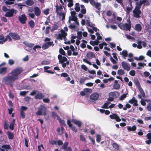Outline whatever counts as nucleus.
<instances>
[{
    "instance_id": "nucleus-18",
    "label": "nucleus",
    "mask_w": 151,
    "mask_h": 151,
    "mask_svg": "<svg viewBox=\"0 0 151 151\" xmlns=\"http://www.w3.org/2000/svg\"><path fill=\"white\" fill-rule=\"evenodd\" d=\"M1 40L0 41V44H2L4 42H6V41L8 40L10 42L12 40V39L10 36L9 35H6L4 39L3 40Z\"/></svg>"
},
{
    "instance_id": "nucleus-5",
    "label": "nucleus",
    "mask_w": 151,
    "mask_h": 151,
    "mask_svg": "<svg viewBox=\"0 0 151 151\" xmlns=\"http://www.w3.org/2000/svg\"><path fill=\"white\" fill-rule=\"evenodd\" d=\"M128 23H125L123 24L122 23L119 24L118 26L121 29L123 30L130 31L131 27L130 21L129 19L127 20Z\"/></svg>"
},
{
    "instance_id": "nucleus-63",
    "label": "nucleus",
    "mask_w": 151,
    "mask_h": 151,
    "mask_svg": "<svg viewBox=\"0 0 151 151\" xmlns=\"http://www.w3.org/2000/svg\"><path fill=\"white\" fill-rule=\"evenodd\" d=\"M59 52L62 55H65V52L64 50L62 48H60V49Z\"/></svg>"
},
{
    "instance_id": "nucleus-7",
    "label": "nucleus",
    "mask_w": 151,
    "mask_h": 151,
    "mask_svg": "<svg viewBox=\"0 0 151 151\" xmlns=\"http://www.w3.org/2000/svg\"><path fill=\"white\" fill-rule=\"evenodd\" d=\"M30 95L31 96L35 95V98L36 99H41L43 97L42 94L37 91H33L30 93Z\"/></svg>"
},
{
    "instance_id": "nucleus-47",
    "label": "nucleus",
    "mask_w": 151,
    "mask_h": 151,
    "mask_svg": "<svg viewBox=\"0 0 151 151\" xmlns=\"http://www.w3.org/2000/svg\"><path fill=\"white\" fill-rule=\"evenodd\" d=\"M113 148L118 150L119 149V145L116 143H114L113 144Z\"/></svg>"
},
{
    "instance_id": "nucleus-23",
    "label": "nucleus",
    "mask_w": 151,
    "mask_h": 151,
    "mask_svg": "<svg viewBox=\"0 0 151 151\" xmlns=\"http://www.w3.org/2000/svg\"><path fill=\"white\" fill-rule=\"evenodd\" d=\"M52 43V42H49L48 43H45L43 45L42 48L43 49H46L49 46L51 45Z\"/></svg>"
},
{
    "instance_id": "nucleus-46",
    "label": "nucleus",
    "mask_w": 151,
    "mask_h": 151,
    "mask_svg": "<svg viewBox=\"0 0 151 151\" xmlns=\"http://www.w3.org/2000/svg\"><path fill=\"white\" fill-rule=\"evenodd\" d=\"M96 35L97 37V40H101L102 37L101 35H100V34L98 32H97L96 33Z\"/></svg>"
},
{
    "instance_id": "nucleus-42",
    "label": "nucleus",
    "mask_w": 151,
    "mask_h": 151,
    "mask_svg": "<svg viewBox=\"0 0 151 151\" xmlns=\"http://www.w3.org/2000/svg\"><path fill=\"white\" fill-rule=\"evenodd\" d=\"M88 79V78L87 77H84L80 79L79 82L80 83L82 84H83L84 83L85 81Z\"/></svg>"
},
{
    "instance_id": "nucleus-43",
    "label": "nucleus",
    "mask_w": 151,
    "mask_h": 151,
    "mask_svg": "<svg viewBox=\"0 0 151 151\" xmlns=\"http://www.w3.org/2000/svg\"><path fill=\"white\" fill-rule=\"evenodd\" d=\"M138 45H137V48L139 49H141L142 48L141 45L142 42L140 41H138L137 42Z\"/></svg>"
},
{
    "instance_id": "nucleus-60",
    "label": "nucleus",
    "mask_w": 151,
    "mask_h": 151,
    "mask_svg": "<svg viewBox=\"0 0 151 151\" xmlns=\"http://www.w3.org/2000/svg\"><path fill=\"white\" fill-rule=\"evenodd\" d=\"M110 60L111 61L112 63L113 64H116V61L113 58L111 57V56L110 58Z\"/></svg>"
},
{
    "instance_id": "nucleus-45",
    "label": "nucleus",
    "mask_w": 151,
    "mask_h": 151,
    "mask_svg": "<svg viewBox=\"0 0 151 151\" xmlns=\"http://www.w3.org/2000/svg\"><path fill=\"white\" fill-rule=\"evenodd\" d=\"M110 103V102H108L105 103L103 106H102V108L105 109H108L109 108V105Z\"/></svg>"
},
{
    "instance_id": "nucleus-40",
    "label": "nucleus",
    "mask_w": 151,
    "mask_h": 151,
    "mask_svg": "<svg viewBox=\"0 0 151 151\" xmlns=\"http://www.w3.org/2000/svg\"><path fill=\"white\" fill-rule=\"evenodd\" d=\"M63 129L62 127H59L57 131L59 134L61 135L63 134Z\"/></svg>"
},
{
    "instance_id": "nucleus-4",
    "label": "nucleus",
    "mask_w": 151,
    "mask_h": 151,
    "mask_svg": "<svg viewBox=\"0 0 151 151\" xmlns=\"http://www.w3.org/2000/svg\"><path fill=\"white\" fill-rule=\"evenodd\" d=\"M68 30V29L67 27H64V30H61L60 32L58 34V36L57 37V39L61 40L64 39V40H65V37L67 35L65 31L67 32Z\"/></svg>"
},
{
    "instance_id": "nucleus-16",
    "label": "nucleus",
    "mask_w": 151,
    "mask_h": 151,
    "mask_svg": "<svg viewBox=\"0 0 151 151\" xmlns=\"http://www.w3.org/2000/svg\"><path fill=\"white\" fill-rule=\"evenodd\" d=\"M72 122L75 124L77 125L79 127H81L82 124V122L79 120L73 119L72 120Z\"/></svg>"
},
{
    "instance_id": "nucleus-13",
    "label": "nucleus",
    "mask_w": 151,
    "mask_h": 151,
    "mask_svg": "<svg viewBox=\"0 0 151 151\" xmlns=\"http://www.w3.org/2000/svg\"><path fill=\"white\" fill-rule=\"evenodd\" d=\"M10 37H11L14 40H18L20 39L19 36L17 34L13 33H10L8 35Z\"/></svg>"
},
{
    "instance_id": "nucleus-62",
    "label": "nucleus",
    "mask_w": 151,
    "mask_h": 151,
    "mask_svg": "<svg viewBox=\"0 0 151 151\" xmlns=\"http://www.w3.org/2000/svg\"><path fill=\"white\" fill-rule=\"evenodd\" d=\"M68 143L66 142L63 145L62 147V149H65L68 145Z\"/></svg>"
},
{
    "instance_id": "nucleus-10",
    "label": "nucleus",
    "mask_w": 151,
    "mask_h": 151,
    "mask_svg": "<svg viewBox=\"0 0 151 151\" xmlns=\"http://www.w3.org/2000/svg\"><path fill=\"white\" fill-rule=\"evenodd\" d=\"M16 10L13 9H11L8 12H6L5 16L6 17H11L13 16L14 13H16Z\"/></svg>"
},
{
    "instance_id": "nucleus-9",
    "label": "nucleus",
    "mask_w": 151,
    "mask_h": 151,
    "mask_svg": "<svg viewBox=\"0 0 151 151\" xmlns=\"http://www.w3.org/2000/svg\"><path fill=\"white\" fill-rule=\"evenodd\" d=\"M90 3L91 5L96 8V9L99 10L101 4L99 3H96L94 0H89Z\"/></svg>"
},
{
    "instance_id": "nucleus-15",
    "label": "nucleus",
    "mask_w": 151,
    "mask_h": 151,
    "mask_svg": "<svg viewBox=\"0 0 151 151\" xmlns=\"http://www.w3.org/2000/svg\"><path fill=\"white\" fill-rule=\"evenodd\" d=\"M122 65L123 68L127 71H129L130 69L128 63L125 62H122Z\"/></svg>"
},
{
    "instance_id": "nucleus-12",
    "label": "nucleus",
    "mask_w": 151,
    "mask_h": 151,
    "mask_svg": "<svg viewBox=\"0 0 151 151\" xmlns=\"http://www.w3.org/2000/svg\"><path fill=\"white\" fill-rule=\"evenodd\" d=\"M110 117L111 119H114L117 122H120L121 121V119L118 116L117 114H113L110 115Z\"/></svg>"
},
{
    "instance_id": "nucleus-38",
    "label": "nucleus",
    "mask_w": 151,
    "mask_h": 151,
    "mask_svg": "<svg viewBox=\"0 0 151 151\" xmlns=\"http://www.w3.org/2000/svg\"><path fill=\"white\" fill-rule=\"evenodd\" d=\"M15 120L13 119L12 122L10 123V126L9 127V128L11 130H13L14 129V126L15 124Z\"/></svg>"
},
{
    "instance_id": "nucleus-14",
    "label": "nucleus",
    "mask_w": 151,
    "mask_h": 151,
    "mask_svg": "<svg viewBox=\"0 0 151 151\" xmlns=\"http://www.w3.org/2000/svg\"><path fill=\"white\" fill-rule=\"evenodd\" d=\"M110 97H112L114 98H116L119 96V92H113L109 93V94Z\"/></svg>"
},
{
    "instance_id": "nucleus-32",
    "label": "nucleus",
    "mask_w": 151,
    "mask_h": 151,
    "mask_svg": "<svg viewBox=\"0 0 151 151\" xmlns=\"http://www.w3.org/2000/svg\"><path fill=\"white\" fill-rule=\"evenodd\" d=\"M114 88L116 89H119L120 88V85L118 83V81L116 80L114 81Z\"/></svg>"
},
{
    "instance_id": "nucleus-11",
    "label": "nucleus",
    "mask_w": 151,
    "mask_h": 151,
    "mask_svg": "<svg viewBox=\"0 0 151 151\" xmlns=\"http://www.w3.org/2000/svg\"><path fill=\"white\" fill-rule=\"evenodd\" d=\"M27 19V18L24 14H22L19 17V20L22 24L25 23Z\"/></svg>"
},
{
    "instance_id": "nucleus-54",
    "label": "nucleus",
    "mask_w": 151,
    "mask_h": 151,
    "mask_svg": "<svg viewBox=\"0 0 151 151\" xmlns=\"http://www.w3.org/2000/svg\"><path fill=\"white\" fill-rule=\"evenodd\" d=\"M134 83L138 87V88L141 87L140 84L137 80H135Z\"/></svg>"
},
{
    "instance_id": "nucleus-49",
    "label": "nucleus",
    "mask_w": 151,
    "mask_h": 151,
    "mask_svg": "<svg viewBox=\"0 0 151 151\" xmlns=\"http://www.w3.org/2000/svg\"><path fill=\"white\" fill-rule=\"evenodd\" d=\"M57 118L60 123L63 125H65V121L63 120H62L58 116H57Z\"/></svg>"
},
{
    "instance_id": "nucleus-48",
    "label": "nucleus",
    "mask_w": 151,
    "mask_h": 151,
    "mask_svg": "<svg viewBox=\"0 0 151 151\" xmlns=\"http://www.w3.org/2000/svg\"><path fill=\"white\" fill-rule=\"evenodd\" d=\"M107 45V44L105 42H103L102 43L99 44V48L100 49H102L103 48L104 46H106Z\"/></svg>"
},
{
    "instance_id": "nucleus-6",
    "label": "nucleus",
    "mask_w": 151,
    "mask_h": 151,
    "mask_svg": "<svg viewBox=\"0 0 151 151\" xmlns=\"http://www.w3.org/2000/svg\"><path fill=\"white\" fill-rule=\"evenodd\" d=\"M70 13L71 15L69 17V20L68 22L70 23L71 21H73L75 22V23L76 24L79 25V23L77 21L78 19L75 16V14H76V12L74 11H71Z\"/></svg>"
},
{
    "instance_id": "nucleus-21",
    "label": "nucleus",
    "mask_w": 151,
    "mask_h": 151,
    "mask_svg": "<svg viewBox=\"0 0 151 151\" xmlns=\"http://www.w3.org/2000/svg\"><path fill=\"white\" fill-rule=\"evenodd\" d=\"M35 14L37 16H39L41 13L40 9L37 7H35L34 8Z\"/></svg>"
},
{
    "instance_id": "nucleus-51",
    "label": "nucleus",
    "mask_w": 151,
    "mask_h": 151,
    "mask_svg": "<svg viewBox=\"0 0 151 151\" xmlns=\"http://www.w3.org/2000/svg\"><path fill=\"white\" fill-rule=\"evenodd\" d=\"M68 2L69 3L68 4V6L69 7H70L73 5V0H68Z\"/></svg>"
},
{
    "instance_id": "nucleus-41",
    "label": "nucleus",
    "mask_w": 151,
    "mask_h": 151,
    "mask_svg": "<svg viewBox=\"0 0 151 151\" xmlns=\"http://www.w3.org/2000/svg\"><path fill=\"white\" fill-rule=\"evenodd\" d=\"M14 0H5V3L7 5L11 4L14 3Z\"/></svg>"
},
{
    "instance_id": "nucleus-26",
    "label": "nucleus",
    "mask_w": 151,
    "mask_h": 151,
    "mask_svg": "<svg viewBox=\"0 0 151 151\" xmlns=\"http://www.w3.org/2000/svg\"><path fill=\"white\" fill-rule=\"evenodd\" d=\"M127 129L128 131H134L136 129V127L135 125H134L132 127H127Z\"/></svg>"
},
{
    "instance_id": "nucleus-35",
    "label": "nucleus",
    "mask_w": 151,
    "mask_h": 151,
    "mask_svg": "<svg viewBox=\"0 0 151 151\" xmlns=\"http://www.w3.org/2000/svg\"><path fill=\"white\" fill-rule=\"evenodd\" d=\"M8 137L10 139H12L14 137V135L12 133L8 132L7 133Z\"/></svg>"
},
{
    "instance_id": "nucleus-55",
    "label": "nucleus",
    "mask_w": 151,
    "mask_h": 151,
    "mask_svg": "<svg viewBox=\"0 0 151 151\" xmlns=\"http://www.w3.org/2000/svg\"><path fill=\"white\" fill-rule=\"evenodd\" d=\"M81 68L85 71H87L88 70L87 67L83 64L82 65H81Z\"/></svg>"
},
{
    "instance_id": "nucleus-20",
    "label": "nucleus",
    "mask_w": 151,
    "mask_h": 151,
    "mask_svg": "<svg viewBox=\"0 0 151 151\" xmlns=\"http://www.w3.org/2000/svg\"><path fill=\"white\" fill-rule=\"evenodd\" d=\"M99 97V94L97 93H93L90 97L91 99L93 100H96Z\"/></svg>"
},
{
    "instance_id": "nucleus-19",
    "label": "nucleus",
    "mask_w": 151,
    "mask_h": 151,
    "mask_svg": "<svg viewBox=\"0 0 151 151\" xmlns=\"http://www.w3.org/2000/svg\"><path fill=\"white\" fill-rule=\"evenodd\" d=\"M58 58L59 60V62L61 63H63L64 62L68 61L66 57H63L61 55H59Z\"/></svg>"
},
{
    "instance_id": "nucleus-44",
    "label": "nucleus",
    "mask_w": 151,
    "mask_h": 151,
    "mask_svg": "<svg viewBox=\"0 0 151 151\" xmlns=\"http://www.w3.org/2000/svg\"><path fill=\"white\" fill-rule=\"evenodd\" d=\"M75 9L76 12H79L80 10V8L78 3H76L75 6Z\"/></svg>"
},
{
    "instance_id": "nucleus-25",
    "label": "nucleus",
    "mask_w": 151,
    "mask_h": 151,
    "mask_svg": "<svg viewBox=\"0 0 151 151\" xmlns=\"http://www.w3.org/2000/svg\"><path fill=\"white\" fill-rule=\"evenodd\" d=\"M138 2L140 6L143 4H145L147 5H149L150 4V3L147 0H141Z\"/></svg>"
},
{
    "instance_id": "nucleus-34",
    "label": "nucleus",
    "mask_w": 151,
    "mask_h": 151,
    "mask_svg": "<svg viewBox=\"0 0 151 151\" xmlns=\"http://www.w3.org/2000/svg\"><path fill=\"white\" fill-rule=\"evenodd\" d=\"M145 57L143 55H140L139 57H136L134 58V59L137 60H142L144 59Z\"/></svg>"
},
{
    "instance_id": "nucleus-3",
    "label": "nucleus",
    "mask_w": 151,
    "mask_h": 151,
    "mask_svg": "<svg viewBox=\"0 0 151 151\" xmlns=\"http://www.w3.org/2000/svg\"><path fill=\"white\" fill-rule=\"evenodd\" d=\"M38 111L36 112L38 116L45 115L46 114L47 109L44 105H41L38 108Z\"/></svg>"
},
{
    "instance_id": "nucleus-64",
    "label": "nucleus",
    "mask_w": 151,
    "mask_h": 151,
    "mask_svg": "<svg viewBox=\"0 0 151 151\" xmlns=\"http://www.w3.org/2000/svg\"><path fill=\"white\" fill-rule=\"evenodd\" d=\"M147 109L148 111H151V103H149L147 105Z\"/></svg>"
},
{
    "instance_id": "nucleus-2",
    "label": "nucleus",
    "mask_w": 151,
    "mask_h": 151,
    "mask_svg": "<svg viewBox=\"0 0 151 151\" xmlns=\"http://www.w3.org/2000/svg\"><path fill=\"white\" fill-rule=\"evenodd\" d=\"M141 8V6L139 2L136 3V6L135 8L133 10L134 16L135 17L138 18L139 17V15L141 14V11L140 9Z\"/></svg>"
},
{
    "instance_id": "nucleus-50",
    "label": "nucleus",
    "mask_w": 151,
    "mask_h": 151,
    "mask_svg": "<svg viewBox=\"0 0 151 151\" xmlns=\"http://www.w3.org/2000/svg\"><path fill=\"white\" fill-rule=\"evenodd\" d=\"M127 93L124 94L122 96H121L119 98V100H122L124 99L127 96Z\"/></svg>"
},
{
    "instance_id": "nucleus-30",
    "label": "nucleus",
    "mask_w": 151,
    "mask_h": 151,
    "mask_svg": "<svg viewBox=\"0 0 151 151\" xmlns=\"http://www.w3.org/2000/svg\"><path fill=\"white\" fill-rule=\"evenodd\" d=\"M99 43V40H97L94 41H91L90 42V44L93 46L98 45Z\"/></svg>"
},
{
    "instance_id": "nucleus-53",
    "label": "nucleus",
    "mask_w": 151,
    "mask_h": 151,
    "mask_svg": "<svg viewBox=\"0 0 151 151\" xmlns=\"http://www.w3.org/2000/svg\"><path fill=\"white\" fill-rule=\"evenodd\" d=\"M101 136L99 134H97L96 135V141L98 142H100L101 140Z\"/></svg>"
},
{
    "instance_id": "nucleus-33",
    "label": "nucleus",
    "mask_w": 151,
    "mask_h": 151,
    "mask_svg": "<svg viewBox=\"0 0 151 151\" xmlns=\"http://www.w3.org/2000/svg\"><path fill=\"white\" fill-rule=\"evenodd\" d=\"M138 67L137 68L138 69H141L142 68H143L146 65V64L141 63H138Z\"/></svg>"
},
{
    "instance_id": "nucleus-24",
    "label": "nucleus",
    "mask_w": 151,
    "mask_h": 151,
    "mask_svg": "<svg viewBox=\"0 0 151 151\" xmlns=\"http://www.w3.org/2000/svg\"><path fill=\"white\" fill-rule=\"evenodd\" d=\"M10 146L8 145H4L2 146L1 148V151H7L10 149Z\"/></svg>"
},
{
    "instance_id": "nucleus-1",
    "label": "nucleus",
    "mask_w": 151,
    "mask_h": 151,
    "mask_svg": "<svg viewBox=\"0 0 151 151\" xmlns=\"http://www.w3.org/2000/svg\"><path fill=\"white\" fill-rule=\"evenodd\" d=\"M22 71L21 68H17L12 70L10 73V76L3 78L2 82L6 84H9L18 78V75Z\"/></svg>"
},
{
    "instance_id": "nucleus-59",
    "label": "nucleus",
    "mask_w": 151,
    "mask_h": 151,
    "mask_svg": "<svg viewBox=\"0 0 151 151\" xmlns=\"http://www.w3.org/2000/svg\"><path fill=\"white\" fill-rule=\"evenodd\" d=\"M49 9L47 8L45 9L43 11V12L45 15H47L49 13Z\"/></svg>"
},
{
    "instance_id": "nucleus-37",
    "label": "nucleus",
    "mask_w": 151,
    "mask_h": 151,
    "mask_svg": "<svg viewBox=\"0 0 151 151\" xmlns=\"http://www.w3.org/2000/svg\"><path fill=\"white\" fill-rule=\"evenodd\" d=\"M138 89L141 94L142 97H145V94L143 89L141 87H140L138 88Z\"/></svg>"
},
{
    "instance_id": "nucleus-39",
    "label": "nucleus",
    "mask_w": 151,
    "mask_h": 151,
    "mask_svg": "<svg viewBox=\"0 0 151 151\" xmlns=\"http://www.w3.org/2000/svg\"><path fill=\"white\" fill-rule=\"evenodd\" d=\"M26 4L29 6H31L34 4V2L32 0H27L26 1Z\"/></svg>"
},
{
    "instance_id": "nucleus-17",
    "label": "nucleus",
    "mask_w": 151,
    "mask_h": 151,
    "mask_svg": "<svg viewBox=\"0 0 151 151\" xmlns=\"http://www.w3.org/2000/svg\"><path fill=\"white\" fill-rule=\"evenodd\" d=\"M67 124L69 126V127L71 128L73 131L76 132H77V130L76 127L71 124V122L70 120H68Z\"/></svg>"
},
{
    "instance_id": "nucleus-61",
    "label": "nucleus",
    "mask_w": 151,
    "mask_h": 151,
    "mask_svg": "<svg viewBox=\"0 0 151 151\" xmlns=\"http://www.w3.org/2000/svg\"><path fill=\"white\" fill-rule=\"evenodd\" d=\"M78 37L79 39H81L82 37V32H78L77 33Z\"/></svg>"
},
{
    "instance_id": "nucleus-27",
    "label": "nucleus",
    "mask_w": 151,
    "mask_h": 151,
    "mask_svg": "<svg viewBox=\"0 0 151 151\" xmlns=\"http://www.w3.org/2000/svg\"><path fill=\"white\" fill-rule=\"evenodd\" d=\"M7 68L6 67H3L0 69V74H4L6 72Z\"/></svg>"
},
{
    "instance_id": "nucleus-36",
    "label": "nucleus",
    "mask_w": 151,
    "mask_h": 151,
    "mask_svg": "<svg viewBox=\"0 0 151 151\" xmlns=\"http://www.w3.org/2000/svg\"><path fill=\"white\" fill-rule=\"evenodd\" d=\"M117 73L119 75H124L125 74V71L124 70L119 69L117 71Z\"/></svg>"
},
{
    "instance_id": "nucleus-31",
    "label": "nucleus",
    "mask_w": 151,
    "mask_h": 151,
    "mask_svg": "<svg viewBox=\"0 0 151 151\" xmlns=\"http://www.w3.org/2000/svg\"><path fill=\"white\" fill-rule=\"evenodd\" d=\"M135 29L138 32H140L142 29V27L140 24H137L135 26Z\"/></svg>"
},
{
    "instance_id": "nucleus-52",
    "label": "nucleus",
    "mask_w": 151,
    "mask_h": 151,
    "mask_svg": "<svg viewBox=\"0 0 151 151\" xmlns=\"http://www.w3.org/2000/svg\"><path fill=\"white\" fill-rule=\"evenodd\" d=\"M135 71L134 70H132L130 71L129 74L130 75L134 76L135 75Z\"/></svg>"
},
{
    "instance_id": "nucleus-22",
    "label": "nucleus",
    "mask_w": 151,
    "mask_h": 151,
    "mask_svg": "<svg viewBox=\"0 0 151 151\" xmlns=\"http://www.w3.org/2000/svg\"><path fill=\"white\" fill-rule=\"evenodd\" d=\"M129 102L130 104H133L134 106H137V101L135 97H133L132 99L129 100Z\"/></svg>"
},
{
    "instance_id": "nucleus-28",
    "label": "nucleus",
    "mask_w": 151,
    "mask_h": 151,
    "mask_svg": "<svg viewBox=\"0 0 151 151\" xmlns=\"http://www.w3.org/2000/svg\"><path fill=\"white\" fill-rule=\"evenodd\" d=\"M86 56L88 58L91 59L94 57L95 54L93 52H89L87 54Z\"/></svg>"
},
{
    "instance_id": "nucleus-29",
    "label": "nucleus",
    "mask_w": 151,
    "mask_h": 151,
    "mask_svg": "<svg viewBox=\"0 0 151 151\" xmlns=\"http://www.w3.org/2000/svg\"><path fill=\"white\" fill-rule=\"evenodd\" d=\"M120 54L123 56L124 58L126 59V57L128 55L127 52L126 50H124L122 52H120Z\"/></svg>"
},
{
    "instance_id": "nucleus-57",
    "label": "nucleus",
    "mask_w": 151,
    "mask_h": 151,
    "mask_svg": "<svg viewBox=\"0 0 151 151\" xmlns=\"http://www.w3.org/2000/svg\"><path fill=\"white\" fill-rule=\"evenodd\" d=\"M76 38V36H73L72 37V39L70 40V41H69L68 42V44H70V42L72 43H73L75 42V40L74 39H75Z\"/></svg>"
},
{
    "instance_id": "nucleus-58",
    "label": "nucleus",
    "mask_w": 151,
    "mask_h": 151,
    "mask_svg": "<svg viewBox=\"0 0 151 151\" xmlns=\"http://www.w3.org/2000/svg\"><path fill=\"white\" fill-rule=\"evenodd\" d=\"M83 91H84L85 93L89 92H92V90L91 89L88 88H85L83 89Z\"/></svg>"
},
{
    "instance_id": "nucleus-8",
    "label": "nucleus",
    "mask_w": 151,
    "mask_h": 151,
    "mask_svg": "<svg viewBox=\"0 0 151 151\" xmlns=\"http://www.w3.org/2000/svg\"><path fill=\"white\" fill-rule=\"evenodd\" d=\"M86 25L88 26H90L92 28V29H90L89 28H88V30L89 32L91 33H93V30L94 31L96 32L97 31V28L95 27H93V25H91L90 24V22L88 21H87V22L86 23Z\"/></svg>"
},
{
    "instance_id": "nucleus-56",
    "label": "nucleus",
    "mask_w": 151,
    "mask_h": 151,
    "mask_svg": "<svg viewBox=\"0 0 151 151\" xmlns=\"http://www.w3.org/2000/svg\"><path fill=\"white\" fill-rule=\"evenodd\" d=\"M58 14L60 16L62 17V20L64 19L65 18V15L64 13L60 12L58 13Z\"/></svg>"
}]
</instances>
